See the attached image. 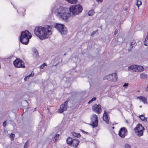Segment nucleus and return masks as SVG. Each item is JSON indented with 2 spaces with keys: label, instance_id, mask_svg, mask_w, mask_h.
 <instances>
[{
  "label": "nucleus",
  "instance_id": "9d476101",
  "mask_svg": "<svg viewBox=\"0 0 148 148\" xmlns=\"http://www.w3.org/2000/svg\"><path fill=\"white\" fill-rule=\"evenodd\" d=\"M69 101H65L64 104L62 103L60 106V109L58 110V112L60 113H62L67 109V104Z\"/></svg>",
  "mask_w": 148,
  "mask_h": 148
},
{
  "label": "nucleus",
  "instance_id": "1a4fd4ad",
  "mask_svg": "<svg viewBox=\"0 0 148 148\" xmlns=\"http://www.w3.org/2000/svg\"><path fill=\"white\" fill-rule=\"evenodd\" d=\"M32 37V35L31 34H30V35L29 36L28 38L20 37V41L22 44L27 45L29 42V39H30Z\"/></svg>",
  "mask_w": 148,
  "mask_h": 148
},
{
  "label": "nucleus",
  "instance_id": "2f4dec72",
  "mask_svg": "<svg viewBox=\"0 0 148 148\" xmlns=\"http://www.w3.org/2000/svg\"><path fill=\"white\" fill-rule=\"evenodd\" d=\"M59 135L58 134H57L54 138V140H55V141L59 139Z\"/></svg>",
  "mask_w": 148,
  "mask_h": 148
},
{
  "label": "nucleus",
  "instance_id": "aec40b11",
  "mask_svg": "<svg viewBox=\"0 0 148 148\" xmlns=\"http://www.w3.org/2000/svg\"><path fill=\"white\" fill-rule=\"evenodd\" d=\"M73 139L71 138L70 137H69L66 139V142L67 143L69 144V145H71L72 144V143L73 141Z\"/></svg>",
  "mask_w": 148,
  "mask_h": 148
},
{
  "label": "nucleus",
  "instance_id": "c03bdc74",
  "mask_svg": "<svg viewBox=\"0 0 148 148\" xmlns=\"http://www.w3.org/2000/svg\"><path fill=\"white\" fill-rule=\"evenodd\" d=\"M97 2H99V1H100V2H102L103 0H96Z\"/></svg>",
  "mask_w": 148,
  "mask_h": 148
},
{
  "label": "nucleus",
  "instance_id": "e433bc0d",
  "mask_svg": "<svg viewBox=\"0 0 148 148\" xmlns=\"http://www.w3.org/2000/svg\"><path fill=\"white\" fill-rule=\"evenodd\" d=\"M45 67V65H43L42 64V65H41L40 66V69H43Z\"/></svg>",
  "mask_w": 148,
  "mask_h": 148
},
{
  "label": "nucleus",
  "instance_id": "c9c22d12",
  "mask_svg": "<svg viewBox=\"0 0 148 148\" xmlns=\"http://www.w3.org/2000/svg\"><path fill=\"white\" fill-rule=\"evenodd\" d=\"M34 75V73H33V74H32V73H31L29 74V75L28 76L29 77H33Z\"/></svg>",
  "mask_w": 148,
  "mask_h": 148
},
{
  "label": "nucleus",
  "instance_id": "603ef678",
  "mask_svg": "<svg viewBox=\"0 0 148 148\" xmlns=\"http://www.w3.org/2000/svg\"><path fill=\"white\" fill-rule=\"evenodd\" d=\"M117 124V123H115V124Z\"/></svg>",
  "mask_w": 148,
  "mask_h": 148
},
{
  "label": "nucleus",
  "instance_id": "423d86ee",
  "mask_svg": "<svg viewBox=\"0 0 148 148\" xmlns=\"http://www.w3.org/2000/svg\"><path fill=\"white\" fill-rule=\"evenodd\" d=\"M13 64L17 68H25L24 62L18 58L16 59L14 61Z\"/></svg>",
  "mask_w": 148,
  "mask_h": 148
},
{
  "label": "nucleus",
  "instance_id": "a19ab883",
  "mask_svg": "<svg viewBox=\"0 0 148 148\" xmlns=\"http://www.w3.org/2000/svg\"><path fill=\"white\" fill-rule=\"evenodd\" d=\"M127 10V7H125L123 8V10L124 11H126Z\"/></svg>",
  "mask_w": 148,
  "mask_h": 148
},
{
  "label": "nucleus",
  "instance_id": "f8f14e48",
  "mask_svg": "<svg viewBox=\"0 0 148 148\" xmlns=\"http://www.w3.org/2000/svg\"><path fill=\"white\" fill-rule=\"evenodd\" d=\"M30 34H31L28 31H24L22 32L20 37L28 38Z\"/></svg>",
  "mask_w": 148,
  "mask_h": 148
},
{
  "label": "nucleus",
  "instance_id": "5701e85b",
  "mask_svg": "<svg viewBox=\"0 0 148 148\" xmlns=\"http://www.w3.org/2000/svg\"><path fill=\"white\" fill-rule=\"evenodd\" d=\"M69 3L71 4H76L77 1V0H66Z\"/></svg>",
  "mask_w": 148,
  "mask_h": 148
},
{
  "label": "nucleus",
  "instance_id": "a211bd4d",
  "mask_svg": "<svg viewBox=\"0 0 148 148\" xmlns=\"http://www.w3.org/2000/svg\"><path fill=\"white\" fill-rule=\"evenodd\" d=\"M137 98L139 99L140 101H142L144 104L147 103V99L146 97L143 96H139Z\"/></svg>",
  "mask_w": 148,
  "mask_h": 148
},
{
  "label": "nucleus",
  "instance_id": "7ed1b4c3",
  "mask_svg": "<svg viewBox=\"0 0 148 148\" xmlns=\"http://www.w3.org/2000/svg\"><path fill=\"white\" fill-rule=\"evenodd\" d=\"M69 9L70 13H72L73 15L75 16L82 12L83 8L80 5L78 4L70 6Z\"/></svg>",
  "mask_w": 148,
  "mask_h": 148
},
{
  "label": "nucleus",
  "instance_id": "9b49d317",
  "mask_svg": "<svg viewBox=\"0 0 148 148\" xmlns=\"http://www.w3.org/2000/svg\"><path fill=\"white\" fill-rule=\"evenodd\" d=\"M92 110L95 112H97L98 114H100L101 111V109L100 105H95L92 107Z\"/></svg>",
  "mask_w": 148,
  "mask_h": 148
},
{
  "label": "nucleus",
  "instance_id": "4468645a",
  "mask_svg": "<svg viewBox=\"0 0 148 148\" xmlns=\"http://www.w3.org/2000/svg\"><path fill=\"white\" fill-rule=\"evenodd\" d=\"M128 70L133 72H136V65H133L128 67Z\"/></svg>",
  "mask_w": 148,
  "mask_h": 148
},
{
  "label": "nucleus",
  "instance_id": "a878e982",
  "mask_svg": "<svg viewBox=\"0 0 148 148\" xmlns=\"http://www.w3.org/2000/svg\"><path fill=\"white\" fill-rule=\"evenodd\" d=\"M94 10H90L88 12V15L89 16H92L94 14Z\"/></svg>",
  "mask_w": 148,
  "mask_h": 148
},
{
  "label": "nucleus",
  "instance_id": "393cba45",
  "mask_svg": "<svg viewBox=\"0 0 148 148\" xmlns=\"http://www.w3.org/2000/svg\"><path fill=\"white\" fill-rule=\"evenodd\" d=\"M140 77L143 79H145L147 77V75L145 73H142L140 74Z\"/></svg>",
  "mask_w": 148,
  "mask_h": 148
},
{
  "label": "nucleus",
  "instance_id": "6ab92c4d",
  "mask_svg": "<svg viewBox=\"0 0 148 148\" xmlns=\"http://www.w3.org/2000/svg\"><path fill=\"white\" fill-rule=\"evenodd\" d=\"M136 72H140L144 70L143 67L141 66L136 65Z\"/></svg>",
  "mask_w": 148,
  "mask_h": 148
},
{
  "label": "nucleus",
  "instance_id": "473e14b6",
  "mask_svg": "<svg viewBox=\"0 0 148 148\" xmlns=\"http://www.w3.org/2000/svg\"><path fill=\"white\" fill-rule=\"evenodd\" d=\"M131 145L128 144H126L125 145V148H131Z\"/></svg>",
  "mask_w": 148,
  "mask_h": 148
},
{
  "label": "nucleus",
  "instance_id": "58836bf2",
  "mask_svg": "<svg viewBox=\"0 0 148 148\" xmlns=\"http://www.w3.org/2000/svg\"><path fill=\"white\" fill-rule=\"evenodd\" d=\"M81 131L82 132H83V133H84V134H88V132H85V131H84V130H81Z\"/></svg>",
  "mask_w": 148,
  "mask_h": 148
},
{
  "label": "nucleus",
  "instance_id": "4be33fe9",
  "mask_svg": "<svg viewBox=\"0 0 148 148\" xmlns=\"http://www.w3.org/2000/svg\"><path fill=\"white\" fill-rule=\"evenodd\" d=\"M135 132L136 133H137V134L138 136H140L143 135V130Z\"/></svg>",
  "mask_w": 148,
  "mask_h": 148
},
{
  "label": "nucleus",
  "instance_id": "a18cd8bd",
  "mask_svg": "<svg viewBox=\"0 0 148 148\" xmlns=\"http://www.w3.org/2000/svg\"><path fill=\"white\" fill-rule=\"evenodd\" d=\"M145 90L146 91H148V85L147 86V88L145 89Z\"/></svg>",
  "mask_w": 148,
  "mask_h": 148
},
{
  "label": "nucleus",
  "instance_id": "ea45409f",
  "mask_svg": "<svg viewBox=\"0 0 148 148\" xmlns=\"http://www.w3.org/2000/svg\"><path fill=\"white\" fill-rule=\"evenodd\" d=\"M128 83H125L123 85V87H126L128 86Z\"/></svg>",
  "mask_w": 148,
  "mask_h": 148
},
{
  "label": "nucleus",
  "instance_id": "20e7f679",
  "mask_svg": "<svg viewBox=\"0 0 148 148\" xmlns=\"http://www.w3.org/2000/svg\"><path fill=\"white\" fill-rule=\"evenodd\" d=\"M55 27L62 35L66 34L67 33L66 28L64 27V25L63 24L56 23L55 26Z\"/></svg>",
  "mask_w": 148,
  "mask_h": 148
},
{
  "label": "nucleus",
  "instance_id": "f3484780",
  "mask_svg": "<svg viewBox=\"0 0 148 148\" xmlns=\"http://www.w3.org/2000/svg\"><path fill=\"white\" fill-rule=\"evenodd\" d=\"M33 57L36 59L38 58L39 57L38 52L36 49H34L33 51Z\"/></svg>",
  "mask_w": 148,
  "mask_h": 148
},
{
  "label": "nucleus",
  "instance_id": "72a5a7b5",
  "mask_svg": "<svg viewBox=\"0 0 148 148\" xmlns=\"http://www.w3.org/2000/svg\"><path fill=\"white\" fill-rule=\"evenodd\" d=\"M98 30H97L96 31H94L91 34V36L92 37H93L94 35L96 33V32H98Z\"/></svg>",
  "mask_w": 148,
  "mask_h": 148
},
{
  "label": "nucleus",
  "instance_id": "dca6fc26",
  "mask_svg": "<svg viewBox=\"0 0 148 148\" xmlns=\"http://www.w3.org/2000/svg\"><path fill=\"white\" fill-rule=\"evenodd\" d=\"M79 143V141L78 139H73L72 144L71 145L72 146L74 147H76Z\"/></svg>",
  "mask_w": 148,
  "mask_h": 148
},
{
  "label": "nucleus",
  "instance_id": "412c9836",
  "mask_svg": "<svg viewBox=\"0 0 148 148\" xmlns=\"http://www.w3.org/2000/svg\"><path fill=\"white\" fill-rule=\"evenodd\" d=\"M72 134L73 136L77 138H79L81 136V135L79 133H78L75 132H73L72 133Z\"/></svg>",
  "mask_w": 148,
  "mask_h": 148
},
{
  "label": "nucleus",
  "instance_id": "c756f323",
  "mask_svg": "<svg viewBox=\"0 0 148 148\" xmlns=\"http://www.w3.org/2000/svg\"><path fill=\"white\" fill-rule=\"evenodd\" d=\"M136 43L135 41L134 40H133L131 42V43L130 44V49H128V51H129L133 47V46H132L133 45H134Z\"/></svg>",
  "mask_w": 148,
  "mask_h": 148
},
{
  "label": "nucleus",
  "instance_id": "09e8293b",
  "mask_svg": "<svg viewBox=\"0 0 148 148\" xmlns=\"http://www.w3.org/2000/svg\"><path fill=\"white\" fill-rule=\"evenodd\" d=\"M36 110V108H34V111H35Z\"/></svg>",
  "mask_w": 148,
  "mask_h": 148
},
{
  "label": "nucleus",
  "instance_id": "7c9ffc66",
  "mask_svg": "<svg viewBox=\"0 0 148 148\" xmlns=\"http://www.w3.org/2000/svg\"><path fill=\"white\" fill-rule=\"evenodd\" d=\"M142 4V3L141 0H137V3H136V5L138 6V8H139V6L141 5Z\"/></svg>",
  "mask_w": 148,
  "mask_h": 148
},
{
  "label": "nucleus",
  "instance_id": "f03ea898",
  "mask_svg": "<svg viewBox=\"0 0 148 148\" xmlns=\"http://www.w3.org/2000/svg\"><path fill=\"white\" fill-rule=\"evenodd\" d=\"M55 13L59 18L62 19L66 22L68 21V19L71 16L69 8L62 7L58 8Z\"/></svg>",
  "mask_w": 148,
  "mask_h": 148
},
{
  "label": "nucleus",
  "instance_id": "2eb2a0df",
  "mask_svg": "<svg viewBox=\"0 0 148 148\" xmlns=\"http://www.w3.org/2000/svg\"><path fill=\"white\" fill-rule=\"evenodd\" d=\"M144 130L145 129L144 127L140 124H138L134 129L135 131H139L143 130Z\"/></svg>",
  "mask_w": 148,
  "mask_h": 148
},
{
  "label": "nucleus",
  "instance_id": "3c124183",
  "mask_svg": "<svg viewBox=\"0 0 148 148\" xmlns=\"http://www.w3.org/2000/svg\"><path fill=\"white\" fill-rule=\"evenodd\" d=\"M114 127H112V128L113 129H114Z\"/></svg>",
  "mask_w": 148,
  "mask_h": 148
},
{
  "label": "nucleus",
  "instance_id": "6e6552de",
  "mask_svg": "<svg viewBox=\"0 0 148 148\" xmlns=\"http://www.w3.org/2000/svg\"><path fill=\"white\" fill-rule=\"evenodd\" d=\"M127 130L125 127L121 128L119 131V135L121 138H124L127 134Z\"/></svg>",
  "mask_w": 148,
  "mask_h": 148
},
{
  "label": "nucleus",
  "instance_id": "cd10ccee",
  "mask_svg": "<svg viewBox=\"0 0 148 148\" xmlns=\"http://www.w3.org/2000/svg\"><path fill=\"white\" fill-rule=\"evenodd\" d=\"M15 136V134L12 133H11L9 136V137L12 140H13L14 139Z\"/></svg>",
  "mask_w": 148,
  "mask_h": 148
},
{
  "label": "nucleus",
  "instance_id": "f704fd0d",
  "mask_svg": "<svg viewBox=\"0 0 148 148\" xmlns=\"http://www.w3.org/2000/svg\"><path fill=\"white\" fill-rule=\"evenodd\" d=\"M96 99V98L95 97H94L92 98L91 100V101L92 102L93 101H95Z\"/></svg>",
  "mask_w": 148,
  "mask_h": 148
},
{
  "label": "nucleus",
  "instance_id": "b1692460",
  "mask_svg": "<svg viewBox=\"0 0 148 148\" xmlns=\"http://www.w3.org/2000/svg\"><path fill=\"white\" fill-rule=\"evenodd\" d=\"M139 117L140 119L143 121H147V119L143 115H141L139 116Z\"/></svg>",
  "mask_w": 148,
  "mask_h": 148
},
{
  "label": "nucleus",
  "instance_id": "0eeeda50",
  "mask_svg": "<svg viewBox=\"0 0 148 148\" xmlns=\"http://www.w3.org/2000/svg\"><path fill=\"white\" fill-rule=\"evenodd\" d=\"M92 124L90 125L93 128L96 127L98 126V119L97 116L95 114H93L91 118Z\"/></svg>",
  "mask_w": 148,
  "mask_h": 148
},
{
  "label": "nucleus",
  "instance_id": "4c0bfd02",
  "mask_svg": "<svg viewBox=\"0 0 148 148\" xmlns=\"http://www.w3.org/2000/svg\"><path fill=\"white\" fill-rule=\"evenodd\" d=\"M29 78V77L28 76L25 77L24 78V80L25 81H26L27 79H28Z\"/></svg>",
  "mask_w": 148,
  "mask_h": 148
},
{
  "label": "nucleus",
  "instance_id": "f257e3e1",
  "mask_svg": "<svg viewBox=\"0 0 148 148\" xmlns=\"http://www.w3.org/2000/svg\"><path fill=\"white\" fill-rule=\"evenodd\" d=\"M45 27L41 26L36 27L34 30V34L41 40L47 38V36L51 34V26L47 25Z\"/></svg>",
  "mask_w": 148,
  "mask_h": 148
},
{
  "label": "nucleus",
  "instance_id": "8fccbe9b",
  "mask_svg": "<svg viewBox=\"0 0 148 148\" xmlns=\"http://www.w3.org/2000/svg\"><path fill=\"white\" fill-rule=\"evenodd\" d=\"M142 107V106H140V108H141Z\"/></svg>",
  "mask_w": 148,
  "mask_h": 148
},
{
  "label": "nucleus",
  "instance_id": "c85d7f7f",
  "mask_svg": "<svg viewBox=\"0 0 148 148\" xmlns=\"http://www.w3.org/2000/svg\"><path fill=\"white\" fill-rule=\"evenodd\" d=\"M144 45L145 46H147L148 45V36L146 38L144 42Z\"/></svg>",
  "mask_w": 148,
  "mask_h": 148
},
{
  "label": "nucleus",
  "instance_id": "39448f33",
  "mask_svg": "<svg viewBox=\"0 0 148 148\" xmlns=\"http://www.w3.org/2000/svg\"><path fill=\"white\" fill-rule=\"evenodd\" d=\"M118 77L116 73H114L107 75L103 78V80L107 79L111 82H115L117 80Z\"/></svg>",
  "mask_w": 148,
  "mask_h": 148
},
{
  "label": "nucleus",
  "instance_id": "79ce46f5",
  "mask_svg": "<svg viewBox=\"0 0 148 148\" xmlns=\"http://www.w3.org/2000/svg\"><path fill=\"white\" fill-rule=\"evenodd\" d=\"M117 32H118V30H117V29H116V30L115 31V32L114 33V35H116V34L117 33Z\"/></svg>",
  "mask_w": 148,
  "mask_h": 148
},
{
  "label": "nucleus",
  "instance_id": "bb28decb",
  "mask_svg": "<svg viewBox=\"0 0 148 148\" xmlns=\"http://www.w3.org/2000/svg\"><path fill=\"white\" fill-rule=\"evenodd\" d=\"M29 140H27L26 142L24 145V148H27L29 145Z\"/></svg>",
  "mask_w": 148,
  "mask_h": 148
},
{
  "label": "nucleus",
  "instance_id": "ddd939ff",
  "mask_svg": "<svg viewBox=\"0 0 148 148\" xmlns=\"http://www.w3.org/2000/svg\"><path fill=\"white\" fill-rule=\"evenodd\" d=\"M103 121H105L106 123L108 124H109L108 112L106 111H104L103 116Z\"/></svg>",
  "mask_w": 148,
  "mask_h": 148
},
{
  "label": "nucleus",
  "instance_id": "37998d69",
  "mask_svg": "<svg viewBox=\"0 0 148 148\" xmlns=\"http://www.w3.org/2000/svg\"><path fill=\"white\" fill-rule=\"evenodd\" d=\"M3 126L4 127L6 126V121H4V122H3Z\"/></svg>",
  "mask_w": 148,
  "mask_h": 148
},
{
  "label": "nucleus",
  "instance_id": "49530a36",
  "mask_svg": "<svg viewBox=\"0 0 148 148\" xmlns=\"http://www.w3.org/2000/svg\"><path fill=\"white\" fill-rule=\"evenodd\" d=\"M43 64V65H45V66L47 65V64H46V63H44Z\"/></svg>",
  "mask_w": 148,
  "mask_h": 148
},
{
  "label": "nucleus",
  "instance_id": "de8ad7c7",
  "mask_svg": "<svg viewBox=\"0 0 148 148\" xmlns=\"http://www.w3.org/2000/svg\"><path fill=\"white\" fill-rule=\"evenodd\" d=\"M92 101H91V100H90L88 103H89L91 102H92Z\"/></svg>",
  "mask_w": 148,
  "mask_h": 148
}]
</instances>
